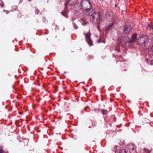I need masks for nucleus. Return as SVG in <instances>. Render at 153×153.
Here are the masks:
<instances>
[{
  "label": "nucleus",
  "mask_w": 153,
  "mask_h": 153,
  "mask_svg": "<svg viewBox=\"0 0 153 153\" xmlns=\"http://www.w3.org/2000/svg\"><path fill=\"white\" fill-rule=\"evenodd\" d=\"M81 4L82 7V9L88 12L89 10L91 8V4L88 0H82Z\"/></svg>",
  "instance_id": "20e7f679"
},
{
  "label": "nucleus",
  "mask_w": 153,
  "mask_h": 153,
  "mask_svg": "<svg viewBox=\"0 0 153 153\" xmlns=\"http://www.w3.org/2000/svg\"><path fill=\"white\" fill-rule=\"evenodd\" d=\"M98 110L100 111L101 113L103 115H105L108 114V112L107 110L104 109H99Z\"/></svg>",
  "instance_id": "9d476101"
},
{
  "label": "nucleus",
  "mask_w": 153,
  "mask_h": 153,
  "mask_svg": "<svg viewBox=\"0 0 153 153\" xmlns=\"http://www.w3.org/2000/svg\"><path fill=\"white\" fill-rule=\"evenodd\" d=\"M124 71H126V70H124Z\"/></svg>",
  "instance_id": "4be33fe9"
},
{
  "label": "nucleus",
  "mask_w": 153,
  "mask_h": 153,
  "mask_svg": "<svg viewBox=\"0 0 153 153\" xmlns=\"http://www.w3.org/2000/svg\"><path fill=\"white\" fill-rule=\"evenodd\" d=\"M149 41V38L146 35L142 34L140 36L139 43L142 46H145L148 44Z\"/></svg>",
  "instance_id": "7ed1b4c3"
},
{
  "label": "nucleus",
  "mask_w": 153,
  "mask_h": 153,
  "mask_svg": "<svg viewBox=\"0 0 153 153\" xmlns=\"http://www.w3.org/2000/svg\"><path fill=\"white\" fill-rule=\"evenodd\" d=\"M120 153H126V152L124 149H122L120 150Z\"/></svg>",
  "instance_id": "ddd939ff"
},
{
  "label": "nucleus",
  "mask_w": 153,
  "mask_h": 153,
  "mask_svg": "<svg viewBox=\"0 0 153 153\" xmlns=\"http://www.w3.org/2000/svg\"><path fill=\"white\" fill-rule=\"evenodd\" d=\"M78 1V0H67V2L65 4L64 11L61 12L62 15L65 17H67L68 10L67 8L68 5H74L76 4L77 3Z\"/></svg>",
  "instance_id": "f03ea898"
},
{
  "label": "nucleus",
  "mask_w": 153,
  "mask_h": 153,
  "mask_svg": "<svg viewBox=\"0 0 153 153\" xmlns=\"http://www.w3.org/2000/svg\"><path fill=\"white\" fill-rule=\"evenodd\" d=\"M131 29V27L129 25H126L124 27L123 30L124 33L126 34L128 33Z\"/></svg>",
  "instance_id": "423d86ee"
},
{
  "label": "nucleus",
  "mask_w": 153,
  "mask_h": 153,
  "mask_svg": "<svg viewBox=\"0 0 153 153\" xmlns=\"http://www.w3.org/2000/svg\"><path fill=\"white\" fill-rule=\"evenodd\" d=\"M84 34L85 37L86 41L87 42L88 44L90 46L93 45V42L91 39V34L90 33L88 32L87 33H84Z\"/></svg>",
  "instance_id": "39448f33"
},
{
  "label": "nucleus",
  "mask_w": 153,
  "mask_h": 153,
  "mask_svg": "<svg viewBox=\"0 0 153 153\" xmlns=\"http://www.w3.org/2000/svg\"><path fill=\"white\" fill-rule=\"evenodd\" d=\"M4 13H5L6 14H7L9 13V12L8 11L6 10H4Z\"/></svg>",
  "instance_id": "2eb2a0df"
},
{
  "label": "nucleus",
  "mask_w": 153,
  "mask_h": 153,
  "mask_svg": "<svg viewBox=\"0 0 153 153\" xmlns=\"http://www.w3.org/2000/svg\"><path fill=\"white\" fill-rule=\"evenodd\" d=\"M100 13L97 12H93L90 17L91 22L94 24L100 25Z\"/></svg>",
  "instance_id": "f257e3e1"
},
{
  "label": "nucleus",
  "mask_w": 153,
  "mask_h": 153,
  "mask_svg": "<svg viewBox=\"0 0 153 153\" xmlns=\"http://www.w3.org/2000/svg\"><path fill=\"white\" fill-rule=\"evenodd\" d=\"M82 8V7L81 4H80L79 5H76V6L74 8V10L76 13H81V12Z\"/></svg>",
  "instance_id": "0eeeda50"
},
{
  "label": "nucleus",
  "mask_w": 153,
  "mask_h": 153,
  "mask_svg": "<svg viewBox=\"0 0 153 153\" xmlns=\"http://www.w3.org/2000/svg\"><path fill=\"white\" fill-rule=\"evenodd\" d=\"M151 49H152V50L153 51V45L152 46Z\"/></svg>",
  "instance_id": "aec40b11"
},
{
  "label": "nucleus",
  "mask_w": 153,
  "mask_h": 153,
  "mask_svg": "<svg viewBox=\"0 0 153 153\" xmlns=\"http://www.w3.org/2000/svg\"><path fill=\"white\" fill-rule=\"evenodd\" d=\"M3 152L4 151L0 149V153H3Z\"/></svg>",
  "instance_id": "f3484780"
},
{
  "label": "nucleus",
  "mask_w": 153,
  "mask_h": 153,
  "mask_svg": "<svg viewBox=\"0 0 153 153\" xmlns=\"http://www.w3.org/2000/svg\"><path fill=\"white\" fill-rule=\"evenodd\" d=\"M146 152L147 153H150V151L148 149H146Z\"/></svg>",
  "instance_id": "dca6fc26"
},
{
  "label": "nucleus",
  "mask_w": 153,
  "mask_h": 153,
  "mask_svg": "<svg viewBox=\"0 0 153 153\" xmlns=\"http://www.w3.org/2000/svg\"><path fill=\"white\" fill-rule=\"evenodd\" d=\"M137 37V34H134L132 36L130 40L128 41L127 42L129 43H133L135 41L136 38Z\"/></svg>",
  "instance_id": "1a4fd4ad"
},
{
  "label": "nucleus",
  "mask_w": 153,
  "mask_h": 153,
  "mask_svg": "<svg viewBox=\"0 0 153 153\" xmlns=\"http://www.w3.org/2000/svg\"><path fill=\"white\" fill-rule=\"evenodd\" d=\"M136 147L134 144H131L129 147L130 152L131 153H136Z\"/></svg>",
  "instance_id": "6e6552de"
},
{
  "label": "nucleus",
  "mask_w": 153,
  "mask_h": 153,
  "mask_svg": "<svg viewBox=\"0 0 153 153\" xmlns=\"http://www.w3.org/2000/svg\"><path fill=\"white\" fill-rule=\"evenodd\" d=\"M117 146H115V147H114V149H115V150H116V149H117Z\"/></svg>",
  "instance_id": "a211bd4d"
},
{
  "label": "nucleus",
  "mask_w": 153,
  "mask_h": 153,
  "mask_svg": "<svg viewBox=\"0 0 153 153\" xmlns=\"http://www.w3.org/2000/svg\"><path fill=\"white\" fill-rule=\"evenodd\" d=\"M73 26L74 27L75 29H77L78 28V27L77 26V25L74 22L73 23Z\"/></svg>",
  "instance_id": "4468645a"
},
{
  "label": "nucleus",
  "mask_w": 153,
  "mask_h": 153,
  "mask_svg": "<svg viewBox=\"0 0 153 153\" xmlns=\"http://www.w3.org/2000/svg\"><path fill=\"white\" fill-rule=\"evenodd\" d=\"M86 23H84L83 24H82V25H85L86 24Z\"/></svg>",
  "instance_id": "6ab92c4d"
},
{
  "label": "nucleus",
  "mask_w": 153,
  "mask_h": 153,
  "mask_svg": "<svg viewBox=\"0 0 153 153\" xmlns=\"http://www.w3.org/2000/svg\"><path fill=\"white\" fill-rule=\"evenodd\" d=\"M112 26V25L110 24L108 25H107V27H105V29L106 30H109L111 27Z\"/></svg>",
  "instance_id": "f8f14e48"
},
{
  "label": "nucleus",
  "mask_w": 153,
  "mask_h": 153,
  "mask_svg": "<svg viewBox=\"0 0 153 153\" xmlns=\"http://www.w3.org/2000/svg\"><path fill=\"white\" fill-rule=\"evenodd\" d=\"M148 29H153V25L150 23L149 24L146 28Z\"/></svg>",
  "instance_id": "9b49d317"
},
{
  "label": "nucleus",
  "mask_w": 153,
  "mask_h": 153,
  "mask_svg": "<svg viewBox=\"0 0 153 153\" xmlns=\"http://www.w3.org/2000/svg\"><path fill=\"white\" fill-rule=\"evenodd\" d=\"M29 1H30L31 0H28Z\"/></svg>",
  "instance_id": "412c9836"
}]
</instances>
